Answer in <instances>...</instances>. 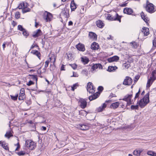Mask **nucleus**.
<instances>
[{
	"label": "nucleus",
	"mask_w": 156,
	"mask_h": 156,
	"mask_svg": "<svg viewBox=\"0 0 156 156\" xmlns=\"http://www.w3.org/2000/svg\"><path fill=\"white\" fill-rule=\"evenodd\" d=\"M78 86V84L77 83L73 84L71 86V90L73 91H74L75 89H76Z\"/></svg>",
	"instance_id": "obj_38"
},
{
	"label": "nucleus",
	"mask_w": 156,
	"mask_h": 156,
	"mask_svg": "<svg viewBox=\"0 0 156 156\" xmlns=\"http://www.w3.org/2000/svg\"><path fill=\"white\" fill-rule=\"evenodd\" d=\"M12 24L14 27L16 25V23L14 21L12 20Z\"/></svg>",
	"instance_id": "obj_54"
},
{
	"label": "nucleus",
	"mask_w": 156,
	"mask_h": 156,
	"mask_svg": "<svg viewBox=\"0 0 156 156\" xmlns=\"http://www.w3.org/2000/svg\"><path fill=\"white\" fill-rule=\"evenodd\" d=\"M76 47L77 50L83 52L85 50L84 45L80 43L76 45Z\"/></svg>",
	"instance_id": "obj_11"
},
{
	"label": "nucleus",
	"mask_w": 156,
	"mask_h": 156,
	"mask_svg": "<svg viewBox=\"0 0 156 156\" xmlns=\"http://www.w3.org/2000/svg\"><path fill=\"white\" fill-rule=\"evenodd\" d=\"M138 151L139 152V153L140 154V153L143 151V149L142 148H139L138 149H137Z\"/></svg>",
	"instance_id": "obj_52"
},
{
	"label": "nucleus",
	"mask_w": 156,
	"mask_h": 156,
	"mask_svg": "<svg viewBox=\"0 0 156 156\" xmlns=\"http://www.w3.org/2000/svg\"><path fill=\"white\" fill-rule=\"evenodd\" d=\"M22 32L23 35L26 37H27L29 35V33L25 29L23 30V31Z\"/></svg>",
	"instance_id": "obj_35"
},
{
	"label": "nucleus",
	"mask_w": 156,
	"mask_h": 156,
	"mask_svg": "<svg viewBox=\"0 0 156 156\" xmlns=\"http://www.w3.org/2000/svg\"><path fill=\"white\" fill-rule=\"evenodd\" d=\"M141 18L146 23H147L149 20H148V18L146 16L144 13L143 12H142L140 14Z\"/></svg>",
	"instance_id": "obj_27"
},
{
	"label": "nucleus",
	"mask_w": 156,
	"mask_h": 156,
	"mask_svg": "<svg viewBox=\"0 0 156 156\" xmlns=\"http://www.w3.org/2000/svg\"><path fill=\"white\" fill-rule=\"evenodd\" d=\"M72 67L74 69H76L77 67V65L75 64H73L71 65Z\"/></svg>",
	"instance_id": "obj_49"
},
{
	"label": "nucleus",
	"mask_w": 156,
	"mask_h": 156,
	"mask_svg": "<svg viewBox=\"0 0 156 156\" xmlns=\"http://www.w3.org/2000/svg\"><path fill=\"white\" fill-rule=\"evenodd\" d=\"M80 107L82 108H85L87 105V102L84 99H81L80 100Z\"/></svg>",
	"instance_id": "obj_19"
},
{
	"label": "nucleus",
	"mask_w": 156,
	"mask_h": 156,
	"mask_svg": "<svg viewBox=\"0 0 156 156\" xmlns=\"http://www.w3.org/2000/svg\"><path fill=\"white\" fill-rule=\"evenodd\" d=\"M64 65H62V66H61V70H65V69H64Z\"/></svg>",
	"instance_id": "obj_56"
},
{
	"label": "nucleus",
	"mask_w": 156,
	"mask_h": 156,
	"mask_svg": "<svg viewBox=\"0 0 156 156\" xmlns=\"http://www.w3.org/2000/svg\"><path fill=\"white\" fill-rule=\"evenodd\" d=\"M140 89H139L138 92L136 94V95H135V98H134V99L135 100L137 98H138L139 97V94H140Z\"/></svg>",
	"instance_id": "obj_47"
},
{
	"label": "nucleus",
	"mask_w": 156,
	"mask_h": 156,
	"mask_svg": "<svg viewBox=\"0 0 156 156\" xmlns=\"http://www.w3.org/2000/svg\"><path fill=\"white\" fill-rule=\"evenodd\" d=\"M31 53H32L33 54L36 55L40 59V57L41 54L37 50H33L32 51Z\"/></svg>",
	"instance_id": "obj_30"
},
{
	"label": "nucleus",
	"mask_w": 156,
	"mask_h": 156,
	"mask_svg": "<svg viewBox=\"0 0 156 156\" xmlns=\"http://www.w3.org/2000/svg\"><path fill=\"white\" fill-rule=\"evenodd\" d=\"M123 12L125 13L130 15L133 13V10L131 9L126 8L124 9Z\"/></svg>",
	"instance_id": "obj_20"
},
{
	"label": "nucleus",
	"mask_w": 156,
	"mask_h": 156,
	"mask_svg": "<svg viewBox=\"0 0 156 156\" xmlns=\"http://www.w3.org/2000/svg\"><path fill=\"white\" fill-rule=\"evenodd\" d=\"M115 95L113 94H111V95L109 96V97L110 98H111L113 97H115Z\"/></svg>",
	"instance_id": "obj_61"
},
{
	"label": "nucleus",
	"mask_w": 156,
	"mask_h": 156,
	"mask_svg": "<svg viewBox=\"0 0 156 156\" xmlns=\"http://www.w3.org/2000/svg\"><path fill=\"white\" fill-rule=\"evenodd\" d=\"M17 148L16 149V150H15L16 151H17L18 150V149L20 148V145H19V143H18L17 144Z\"/></svg>",
	"instance_id": "obj_59"
},
{
	"label": "nucleus",
	"mask_w": 156,
	"mask_h": 156,
	"mask_svg": "<svg viewBox=\"0 0 156 156\" xmlns=\"http://www.w3.org/2000/svg\"><path fill=\"white\" fill-rule=\"evenodd\" d=\"M34 83L31 80L28 83H27V85L30 86L32 84H34Z\"/></svg>",
	"instance_id": "obj_51"
},
{
	"label": "nucleus",
	"mask_w": 156,
	"mask_h": 156,
	"mask_svg": "<svg viewBox=\"0 0 156 156\" xmlns=\"http://www.w3.org/2000/svg\"><path fill=\"white\" fill-rule=\"evenodd\" d=\"M97 26L100 28H102L104 26V24L102 21L101 20H98L96 22Z\"/></svg>",
	"instance_id": "obj_25"
},
{
	"label": "nucleus",
	"mask_w": 156,
	"mask_h": 156,
	"mask_svg": "<svg viewBox=\"0 0 156 156\" xmlns=\"http://www.w3.org/2000/svg\"><path fill=\"white\" fill-rule=\"evenodd\" d=\"M153 44L154 47H156V37L153 41Z\"/></svg>",
	"instance_id": "obj_50"
},
{
	"label": "nucleus",
	"mask_w": 156,
	"mask_h": 156,
	"mask_svg": "<svg viewBox=\"0 0 156 156\" xmlns=\"http://www.w3.org/2000/svg\"><path fill=\"white\" fill-rule=\"evenodd\" d=\"M25 146L29 150H33L36 147V143L30 140H27L25 141Z\"/></svg>",
	"instance_id": "obj_2"
},
{
	"label": "nucleus",
	"mask_w": 156,
	"mask_h": 156,
	"mask_svg": "<svg viewBox=\"0 0 156 156\" xmlns=\"http://www.w3.org/2000/svg\"><path fill=\"white\" fill-rule=\"evenodd\" d=\"M117 69V67L115 66H109L108 68V71L109 72H111Z\"/></svg>",
	"instance_id": "obj_31"
},
{
	"label": "nucleus",
	"mask_w": 156,
	"mask_h": 156,
	"mask_svg": "<svg viewBox=\"0 0 156 156\" xmlns=\"http://www.w3.org/2000/svg\"><path fill=\"white\" fill-rule=\"evenodd\" d=\"M46 129V128L44 126H42L41 128L42 130H45Z\"/></svg>",
	"instance_id": "obj_60"
},
{
	"label": "nucleus",
	"mask_w": 156,
	"mask_h": 156,
	"mask_svg": "<svg viewBox=\"0 0 156 156\" xmlns=\"http://www.w3.org/2000/svg\"><path fill=\"white\" fill-rule=\"evenodd\" d=\"M77 126L79 129L83 130H87L89 129V126L87 125L79 124Z\"/></svg>",
	"instance_id": "obj_12"
},
{
	"label": "nucleus",
	"mask_w": 156,
	"mask_h": 156,
	"mask_svg": "<svg viewBox=\"0 0 156 156\" xmlns=\"http://www.w3.org/2000/svg\"><path fill=\"white\" fill-rule=\"evenodd\" d=\"M119 105V103L118 102L112 103L110 106L111 108L115 109L117 108Z\"/></svg>",
	"instance_id": "obj_24"
},
{
	"label": "nucleus",
	"mask_w": 156,
	"mask_h": 156,
	"mask_svg": "<svg viewBox=\"0 0 156 156\" xmlns=\"http://www.w3.org/2000/svg\"><path fill=\"white\" fill-rule=\"evenodd\" d=\"M16 153L19 156H23L25 154V152L22 151L17 152Z\"/></svg>",
	"instance_id": "obj_43"
},
{
	"label": "nucleus",
	"mask_w": 156,
	"mask_h": 156,
	"mask_svg": "<svg viewBox=\"0 0 156 156\" xmlns=\"http://www.w3.org/2000/svg\"><path fill=\"white\" fill-rule=\"evenodd\" d=\"M132 98V94H127L122 99V100L127 102V105H129L132 103L133 100L131 99Z\"/></svg>",
	"instance_id": "obj_5"
},
{
	"label": "nucleus",
	"mask_w": 156,
	"mask_h": 156,
	"mask_svg": "<svg viewBox=\"0 0 156 156\" xmlns=\"http://www.w3.org/2000/svg\"><path fill=\"white\" fill-rule=\"evenodd\" d=\"M107 19L111 21L118 20L120 22H121L120 17L118 16L117 13H115V16H113L109 14L107 16Z\"/></svg>",
	"instance_id": "obj_4"
},
{
	"label": "nucleus",
	"mask_w": 156,
	"mask_h": 156,
	"mask_svg": "<svg viewBox=\"0 0 156 156\" xmlns=\"http://www.w3.org/2000/svg\"><path fill=\"white\" fill-rule=\"evenodd\" d=\"M0 145L5 150H9V148L4 141L2 142L1 141H0Z\"/></svg>",
	"instance_id": "obj_23"
},
{
	"label": "nucleus",
	"mask_w": 156,
	"mask_h": 156,
	"mask_svg": "<svg viewBox=\"0 0 156 156\" xmlns=\"http://www.w3.org/2000/svg\"><path fill=\"white\" fill-rule=\"evenodd\" d=\"M138 108V105H132L131 106V108L132 109H136Z\"/></svg>",
	"instance_id": "obj_44"
},
{
	"label": "nucleus",
	"mask_w": 156,
	"mask_h": 156,
	"mask_svg": "<svg viewBox=\"0 0 156 156\" xmlns=\"http://www.w3.org/2000/svg\"><path fill=\"white\" fill-rule=\"evenodd\" d=\"M107 104L106 103H104L102 105L96 108V111L98 112H101L103 111L106 108Z\"/></svg>",
	"instance_id": "obj_13"
},
{
	"label": "nucleus",
	"mask_w": 156,
	"mask_h": 156,
	"mask_svg": "<svg viewBox=\"0 0 156 156\" xmlns=\"http://www.w3.org/2000/svg\"><path fill=\"white\" fill-rule=\"evenodd\" d=\"M103 67L100 64H93L92 66L91 71L92 72L95 71L96 69H102Z\"/></svg>",
	"instance_id": "obj_9"
},
{
	"label": "nucleus",
	"mask_w": 156,
	"mask_h": 156,
	"mask_svg": "<svg viewBox=\"0 0 156 156\" xmlns=\"http://www.w3.org/2000/svg\"><path fill=\"white\" fill-rule=\"evenodd\" d=\"M149 101V96L148 94H147L144 97L138 101L137 103L139 104L140 107L142 108L147 104Z\"/></svg>",
	"instance_id": "obj_1"
},
{
	"label": "nucleus",
	"mask_w": 156,
	"mask_h": 156,
	"mask_svg": "<svg viewBox=\"0 0 156 156\" xmlns=\"http://www.w3.org/2000/svg\"><path fill=\"white\" fill-rule=\"evenodd\" d=\"M10 97L13 100H16L17 99V97H18V95L17 94L15 96L11 95Z\"/></svg>",
	"instance_id": "obj_41"
},
{
	"label": "nucleus",
	"mask_w": 156,
	"mask_h": 156,
	"mask_svg": "<svg viewBox=\"0 0 156 156\" xmlns=\"http://www.w3.org/2000/svg\"><path fill=\"white\" fill-rule=\"evenodd\" d=\"M146 9L147 12L150 13H153L155 11L153 4L149 3L148 0L147 1Z\"/></svg>",
	"instance_id": "obj_3"
},
{
	"label": "nucleus",
	"mask_w": 156,
	"mask_h": 156,
	"mask_svg": "<svg viewBox=\"0 0 156 156\" xmlns=\"http://www.w3.org/2000/svg\"><path fill=\"white\" fill-rule=\"evenodd\" d=\"M66 54L68 59L69 60H71L73 58L72 54L70 53L67 54Z\"/></svg>",
	"instance_id": "obj_42"
},
{
	"label": "nucleus",
	"mask_w": 156,
	"mask_h": 156,
	"mask_svg": "<svg viewBox=\"0 0 156 156\" xmlns=\"http://www.w3.org/2000/svg\"><path fill=\"white\" fill-rule=\"evenodd\" d=\"M154 153L155 152H154L151 151H148L147 152V154L148 155L151 156H153Z\"/></svg>",
	"instance_id": "obj_39"
},
{
	"label": "nucleus",
	"mask_w": 156,
	"mask_h": 156,
	"mask_svg": "<svg viewBox=\"0 0 156 156\" xmlns=\"http://www.w3.org/2000/svg\"><path fill=\"white\" fill-rule=\"evenodd\" d=\"M82 62L84 64H87L89 61V59L86 57H83L81 58Z\"/></svg>",
	"instance_id": "obj_29"
},
{
	"label": "nucleus",
	"mask_w": 156,
	"mask_h": 156,
	"mask_svg": "<svg viewBox=\"0 0 156 156\" xmlns=\"http://www.w3.org/2000/svg\"><path fill=\"white\" fill-rule=\"evenodd\" d=\"M87 90L89 93H94L95 91V88L93 85L92 83H88L87 85Z\"/></svg>",
	"instance_id": "obj_6"
},
{
	"label": "nucleus",
	"mask_w": 156,
	"mask_h": 156,
	"mask_svg": "<svg viewBox=\"0 0 156 156\" xmlns=\"http://www.w3.org/2000/svg\"><path fill=\"white\" fill-rule=\"evenodd\" d=\"M133 154L135 156H140V154L139 153V152L137 149L133 151Z\"/></svg>",
	"instance_id": "obj_36"
},
{
	"label": "nucleus",
	"mask_w": 156,
	"mask_h": 156,
	"mask_svg": "<svg viewBox=\"0 0 156 156\" xmlns=\"http://www.w3.org/2000/svg\"><path fill=\"white\" fill-rule=\"evenodd\" d=\"M100 94L97 93L94 94L93 95L90 96L89 99L90 101H92L97 98Z\"/></svg>",
	"instance_id": "obj_26"
},
{
	"label": "nucleus",
	"mask_w": 156,
	"mask_h": 156,
	"mask_svg": "<svg viewBox=\"0 0 156 156\" xmlns=\"http://www.w3.org/2000/svg\"><path fill=\"white\" fill-rule=\"evenodd\" d=\"M108 39H111L112 40L113 39V37L111 35H109V36L107 37Z\"/></svg>",
	"instance_id": "obj_53"
},
{
	"label": "nucleus",
	"mask_w": 156,
	"mask_h": 156,
	"mask_svg": "<svg viewBox=\"0 0 156 156\" xmlns=\"http://www.w3.org/2000/svg\"><path fill=\"white\" fill-rule=\"evenodd\" d=\"M89 37L91 39L96 40L97 39V35L96 34L92 32H90L89 34Z\"/></svg>",
	"instance_id": "obj_22"
},
{
	"label": "nucleus",
	"mask_w": 156,
	"mask_h": 156,
	"mask_svg": "<svg viewBox=\"0 0 156 156\" xmlns=\"http://www.w3.org/2000/svg\"><path fill=\"white\" fill-rule=\"evenodd\" d=\"M27 3L26 2H23L19 5L18 8L20 9H23L27 7Z\"/></svg>",
	"instance_id": "obj_18"
},
{
	"label": "nucleus",
	"mask_w": 156,
	"mask_h": 156,
	"mask_svg": "<svg viewBox=\"0 0 156 156\" xmlns=\"http://www.w3.org/2000/svg\"><path fill=\"white\" fill-rule=\"evenodd\" d=\"M139 78V76L138 75L136 76L135 77V79H136L135 81H137Z\"/></svg>",
	"instance_id": "obj_57"
},
{
	"label": "nucleus",
	"mask_w": 156,
	"mask_h": 156,
	"mask_svg": "<svg viewBox=\"0 0 156 156\" xmlns=\"http://www.w3.org/2000/svg\"><path fill=\"white\" fill-rule=\"evenodd\" d=\"M5 44H2V47H3V49H4V48H5Z\"/></svg>",
	"instance_id": "obj_64"
},
{
	"label": "nucleus",
	"mask_w": 156,
	"mask_h": 156,
	"mask_svg": "<svg viewBox=\"0 0 156 156\" xmlns=\"http://www.w3.org/2000/svg\"><path fill=\"white\" fill-rule=\"evenodd\" d=\"M132 83V80L131 78L127 76L126 77L123 83V84L125 85H130Z\"/></svg>",
	"instance_id": "obj_8"
},
{
	"label": "nucleus",
	"mask_w": 156,
	"mask_h": 156,
	"mask_svg": "<svg viewBox=\"0 0 156 156\" xmlns=\"http://www.w3.org/2000/svg\"><path fill=\"white\" fill-rule=\"evenodd\" d=\"M144 36H147L149 34V29L147 27H143L141 30Z\"/></svg>",
	"instance_id": "obj_17"
},
{
	"label": "nucleus",
	"mask_w": 156,
	"mask_h": 156,
	"mask_svg": "<svg viewBox=\"0 0 156 156\" xmlns=\"http://www.w3.org/2000/svg\"><path fill=\"white\" fill-rule=\"evenodd\" d=\"M79 76L78 74L76 73H75L74 72H73V75L71 76L74 77H78Z\"/></svg>",
	"instance_id": "obj_48"
},
{
	"label": "nucleus",
	"mask_w": 156,
	"mask_h": 156,
	"mask_svg": "<svg viewBox=\"0 0 156 156\" xmlns=\"http://www.w3.org/2000/svg\"><path fill=\"white\" fill-rule=\"evenodd\" d=\"M99 48V45L96 42H94L91 45V48L94 50H98Z\"/></svg>",
	"instance_id": "obj_21"
},
{
	"label": "nucleus",
	"mask_w": 156,
	"mask_h": 156,
	"mask_svg": "<svg viewBox=\"0 0 156 156\" xmlns=\"http://www.w3.org/2000/svg\"><path fill=\"white\" fill-rule=\"evenodd\" d=\"M155 79H156V78L152 75V76L150 77L147 80L146 85L147 87H149Z\"/></svg>",
	"instance_id": "obj_10"
},
{
	"label": "nucleus",
	"mask_w": 156,
	"mask_h": 156,
	"mask_svg": "<svg viewBox=\"0 0 156 156\" xmlns=\"http://www.w3.org/2000/svg\"><path fill=\"white\" fill-rule=\"evenodd\" d=\"M52 16L51 14L50 13L46 12L44 13V18L46 22H49L51 21Z\"/></svg>",
	"instance_id": "obj_7"
},
{
	"label": "nucleus",
	"mask_w": 156,
	"mask_h": 156,
	"mask_svg": "<svg viewBox=\"0 0 156 156\" xmlns=\"http://www.w3.org/2000/svg\"><path fill=\"white\" fill-rule=\"evenodd\" d=\"M42 34V32L40 29H38L34 31L33 34V36L34 38H36L40 36Z\"/></svg>",
	"instance_id": "obj_15"
},
{
	"label": "nucleus",
	"mask_w": 156,
	"mask_h": 156,
	"mask_svg": "<svg viewBox=\"0 0 156 156\" xmlns=\"http://www.w3.org/2000/svg\"><path fill=\"white\" fill-rule=\"evenodd\" d=\"M13 135L10 131L7 132L5 135V136L9 139L10 137L12 136Z\"/></svg>",
	"instance_id": "obj_34"
},
{
	"label": "nucleus",
	"mask_w": 156,
	"mask_h": 156,
	"mask_svg": "<svg viewBox=\"0 0 156 156\" xmlns=\"http://www.w3.org/2000/svg\"><path fill=\"white\" fill-rule=\"evenodd\" d=\"M25 97L24 90L23 88H22L20 90L19 100H23L25 98Z\"/></svg>",
	"instance_id": "obj_14"
},
{
	"label": "nucleus",
	"mask_w": 156,
	"mask_h": 156,
	"mask_svg": "<svg viewBox=\"0 0 156 156\" xmlns=\"http://www.w3.org/2000/svg\"><path fill=\"white\" fill-rule=\"evenodd\" d=\"M70 7L72 11H74L76 9V5L73 1L71 2L70 5Z\"/></svg>",
	"instance_id": "obj_32"
},
{
	"label": "nucleus",
	"mask_w": 156,
	"mask_h": 156,
	"mask_svg": "<svg viewBox=\"0 0 156 156\" xmlns=\"http://www.w3.org/2000/svg\"><path fill=\"white\" fill-rule=\"evenodd\" d=\"M119 57L117 56H115L108 59V61L110 62L117 61L119 60Z\"/></svg>",
	"instance_id": "obj_16"
},
{
	"label": "nucleus",
	"mask_w": 156,
	"mask_h": 156,
	"mask_svg": "<svg viewBox=\"0 0 156 156\" xmlns=\"http://www.w3.org/2000/svg\"><path fill=\"white\" fill-rule=\"evenodd\" d=\"M130 66V62L129 61H127L125 63H123L122 65V67L124 69H128Z\"/></svg>",
	"instance_id": "obj_28"
},
{
	"label": "nucleus",
	"mask_w": 156,
	"mask_h": 156,
	"mask_svg": "<svg viewBox=\"0 0 156 156\" xmlns=\"http://www.w3.org/2000/svg\"><path fill=\"white\" fill-rule=\"evenodd\" d=\"M49 62L50 61L49 60H47L45 61L44 65L45 68H46L48 67Z\"/></svg>",
	"instance_id": "obj_45"
},
{
	"label": "nucleus",
	"mask_w": 156,
	"mask_h": 156,
	"mask_svg": "<svg viewBox=\"0 0 156 156\" xmlns=\"http://www.w3.org/2000/svg\"><path fill=\"white\" fill-rule=\"evenodd\" d=\"M30 9L27 7L25 8L22 9V12L23 13H25L27 12H29Z\"/></svg>",
	"instance_id": "obj_37"
},
{
	"label": "nucleus",
	"mask_w": 156,
	"mask_h": 156,
	"mask_svg": "<svg viewBox=\"0 0 156 156\" xmlns=\"http://www.w3.org/2000/svg\"><path fill=\"white\" fill-rule=\"evenodd\" d=\"M73 24V23L72 21H70L68 23L69 26H71Z\"/></svg>",
	"instance_id": "obj_58"
},
{
	"label": "nucleus",
	"mask_w": 156,
	"mask_h": 156,
	"mask_svg": "<svg viewBox=\"0 0 156 156\" xmlns=\"http://www.w3.org/2000/svg\"><path fill=\"white\" fill-rule=\"evenodd\" d=\"M15 16L16 19H18L20 17V14L18 12H17L15 14Z\"/></svg>",
	"instance_id": "obj_40"
},
{
	"label": "nucleus",
	"mask_w": 156,
	"mask_h": 156,
	"mask_svg": "<svg viewBox=\"0 0 156 156\" xmlns=\"http://www.w3.org/2000/svg\"><path fill=\"white\" fill-rule=\"evenodd\" d=\"M126 4H123L121 5V6L122 7H124L126 6Z\"/></svg>",
	"instance_id": "obj_62"
},
{
	"label": "nucleus",
	"mask_w": 156,
	"mask_h": 156,
	"mask_svg": "<svg viewBox=\"0 0 156 156\" xmlns=\"http://www.w3.org/2000/svg\"><path fill=\"white\" fill-rule=\"evenodd\" d=\"M130 45L132 48H136L137 47V45L136 42L133 41L129 43Z\"/></svg>",
	"instance_id": "obj_33"
},
{
	"label": "nucleus",
	"mask_w": 156,
	"mask_h": 156,
	"mask_svg": "<svg viewBox=\"0 0 156 156\" xmlns=\"http://www.w3.org/2000/svg\"><path fill=\"white\" fill-rule=\"evenodd\" d=\"M18 30L22 31H23V30H24L25 29L22 26L20 25H19L18 26Z\"/></svg>",
	"instance_id": "obj_46"
},
{
	"label": "nucleus",
	"mask_w": 156,
	"mask_h": 156,
	"mask_svg": "<svg viewBox=\"0 0 156 156\" xmlns=\"http://www.w3.org/2000/svg\"><path fill=\"white\" fill-rule=\"evenodd\" d=\"M98 89L100 91H102L103 89V88L101 86H99L98 88Z\"/></svg>",
	"instance_id": "obj_55"
},
{
	"label": "nucleus",
	"mask_w": 156,
	"mask_h": 156,
	"mask_svg": "<svg viewBox=\"0 0 156 156\" xmlns=\"http://www.w3.org/2000/svg\"><path fill=\"white\" fill-rule=\"evenodd\" d=\"M35 45H34V44L32 45L31 46V47H30V49H32L34 47H35Z\"/></svg>",
	"instance_id": "obj_63"
}]
</instances>
